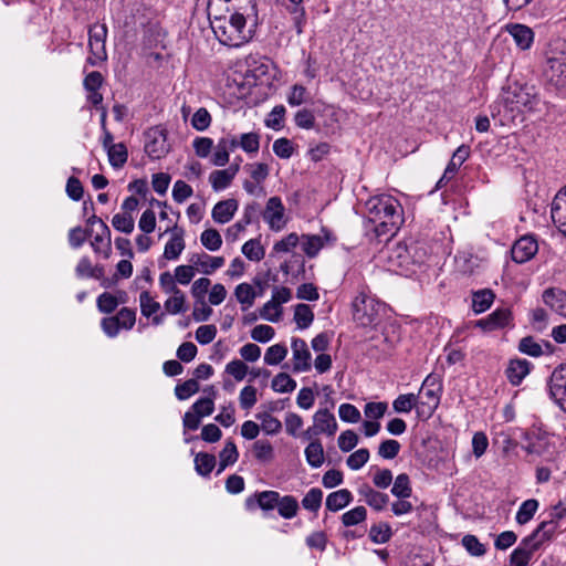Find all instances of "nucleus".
I'll list each match as a JSON object with an SVG mask.
<instances>
[{
  "mask_svg": "<svg viewBox=\"0 0 566 566\" xmlns=\"http://www.w3.org/2000/svg\"><path fill=\"white\" fill-rule=\"evenodd\" d=\"M366 218L377 237L392 235L403 222L400 202L389 195L370 198L366 202Z\"/></svg>",
  "mask_w": 566,
  "mask_h": 566,
  "instance_id": "obj_1",
  "label": "nucleus"
},
{
  "mask_svg": "<svg viewBox=\"0 0 566 566\" xmlns=\"http://www.w3.org/2000/svg\"><path fill=\"white\" fill-rule=\"evenodd\" d=\"M211 29L220 43L229 46H240L250 39L245 29L247 19L241 15L228 14L223 11L218 14H208Z\"/></svg>",
  "mask_w": 566,
  "mask_h": 566,
  "instance_id": "obj_2",
  "label": "nucleus"
},
{
  "mask_svg": "<svg viewBox=\"0 0 566 566\" xmlns=\"http://www.w3.org/2000/svg\"><path fill=\"white\" fill-rule=\"evenodd\" d=\"M502 99L511 113L525 114L541 112L545 103L534 85L514 82L504 90Z\"/></svg>",
  "mask_w": 566,
  "mask_h": 566,
  "instance_id": "obj_3",
  "label": "nucleus"
},
{
  "mask_svg": "<svg viewBox=\"0 0 566 566\" xmlns=\"http://www.w3.org/2000/svg\"><path fill=\"white\" fill-rule=\"evenodd\" d=\"M544 77L556 87L566 86V41L556 40L546 53Z\"/></svg>",
  "mask_w": 566,
  "mask_h": 566,
  "instance_id": "obj_4",
  "label": "nucleus"
},
{
  "mask_svg": "<svg viewBox=\"0 0 566 566\" xmlns=\"http://www.w3.org/2000/svg\"><path fill=\"white\" fill-rule=\"evenodd\" d=\"M382 307L379 301L360 291L352 302L353 319L364 327L375 325Z\"/></svg>",
  "mask_w": 566,
  "mask_h": 566,
  "instance_id": "obj_5",
  "label": "nucleus"
},
{
  "mask_svg": "<svg viewBox=\"0 0 566 566\" xmlns=\"http://www.w3.org/2000/svg\"><path fill=\"white\" fill-rule=\"evenodd\" d=\"M441 384L437 375H428L416 397L418 398V416L429 418L440 403Z\"/></svg>",
  "mask_w": 566,
  "mask_h": 566,
  "instance_id": "obj_6",
  "label": "nucleus"
},
{
  "mask_svg": "<svg viewBox=\"0 0 566 566\" xmlns=\"http://www.w3.org/2000/svg\"><path fill=\"white\" fill-rule=\"evenodd\" d=\"M208 14H218L221 11L228 14L241 15L243 19L256 14L254 0H209Z\"/></svg>",
  "mask_w": 566,
  "mask_h": 566,
  "instance_id": "obj_7",
  "label": "nucleus"
},
{
  "mask_svg": "<svg viewBox=\"0 0 566 566\" xmlns=\"http://www.w3.org/2000/svg\"><path fill=\"white\" fill-rule=\"evenodd\" d=\"M107 27L105 23H95L88 30L90 56L87 62L97 65L107 60L106 51Z\"/></svg>",
  "mask_w": 566,
  "mask_h": 566,
  "instance_id": "obj_8",
  "label": "nucleus"
},
{
  "mask_svg": "<svg viewBox=\"0 0 566 566\" xmlns=\"http://www.w3.org/2000/svg\"><path fill=\"white\" fill-rule=\"evenodd\" d=\"M136 323V312L128 307H123L116 315L104 317L101 321V327L106 336L114 338L120 331H130Z\"/></svg>",
  "mask_w": 566,
  "mask_h": 566,
  "instance_id": "obj_9",
  "label": "nucleus"
},
{
  "mask_svg": "<svg viewBox=\"0 0 566 566\" xmlns=\"http://www.w3.org/2000/svg\"><path fill=\"white\" fill-rule=\"evenodd\" d=\"M547 392L554 405L566 413V364L559 365L551 374Z\"/></svg>",
  "mask_w": 566,
  "mask_h": 566,
  "instance_id": "obj_10",
  "label": "nucleus"
},
{
  "mask_svg": "<svg viewBox=\"0 0 566 566\" xmlns=\"http://www.w3.org/2000/svg\"><path fill=\"white\" fill-rule=\"evenodd\" d=\"M337 429L338 424L335 416L328 409L321 408L313 415V426L308 427L303 432V436L306 439H311L318 434H327L328 437H332L336 433Z\"/></svg>",
  "mask_w": 566,
  "mask_h": 566,
  "instance_id": "obj_11",
  "label": "nucleus"
},
{
  "mask_svg": "<svg viewBox=\"0 0 566 566\" xmlns=\"http://www.w3.org/2000/svg\"><path fill=\"white\" fill-rule=\"evenodd\" d=\"M545 543L542 537L535 536L533 532L525 537L520 545L512 552L509 566H527L533 554Z\"/></svg>",
  "mask_w": 566,
  "mask_h": 566,
  "instance_id": "obj_12",
  "label": "nucleus"
},
{
  "mask_svg": "<svg viewBox=\"0 0 566 566\" xmlns=\"http://www.w3.org/2000/svg\"><path fill=\"white\" fill-rule=\"evenodd\" d=\"M262 217L272 231L279 232L283 230L287 223V219L281 198L276 196L269 198Z\"/></svg>",
  "mask_w": 566,
  "mask_h": 566,
  "instance_id": "obj_13",
  "label": "nucleus"
},
{
  "mask_svg": "<svg viewBox=\"0 0 566 566\" xmlns=\"http://www.w3.org/2000/svg\"><path fill=\"white\" fill-rule=\"evenodd\" d=\"M167 134L163 128L153 127L146 133L145 151L151 159H160L169 153Z\"/></svg>",
  "mask_w": 566,
  "mask_h": 566,
  "instance_id": "obj_14",
  "label": "nucleus"
},
{
  "mask_svg": "<svg viewBox=\"0 0 566 566\" xmlns=\"http://www.w3.org/2000/svg\"><path fill=\"white\" fill-rule=\"evenodd\" d=\"M549 518L538 524L534 530L535 536L542 537L545 542L551 541L556 534L559 522L566 517V505L558 502L548 514Z\"/></svg>",
  "mask_w": 566,
  "mask_h": 566,
  "instance_id": "obj_15",
  "label": "nucleus"
},
{
  "mask_svg": "<svg viewBox=\"0 0 566 566\" xmlns=\"http://www.w3.org/2000/svg\"><path fill=\"white\" fill-rule=\"evenodd\" d=\"M294 373H305L312 367V355L304 339L293 337L291 340Z\"/></svg>",
  "mask_w": 566,
  "mask_h": 566,
  "instance_id": "obj_16",
  "label": "nucleus"
},
{
  "mask_svg": "<svg viewBox=\"0 0 566 566\" xmlns=\"http://www.w3.org/2000/svg\"><path fill=\"white\" fill-rule=\"evenodd\" d=\"M538 251L537 241L533 235H523L515 241L511 249L512 259L516 263H525L533 259Z\"/></svg>",
  "mask_w": 566,
  "mask_h": 566,
  "instance_id": "obj_17",
  "label": "nucleus"
},
{
  "mask_svg": "<svg viewBox=\"0 0 566 566\" xmlns=\"http://www.w3.org/2000/svg\"><path fill=\"white\" fill-rule=\"evenodd\" d=\"M238 147V138L234 135H227L220 138L212 147L211 164L217 167H223L229 163L230 153Z\"/></svg>",
  "mask_w": 566,
  "mask_h": 566,
  "instance_id": "obj_18",
  "label": "nucleus"
},
{
  "mask_svg": "<svg viewBox=\"0 0 566 566\" xmlns=\"http://www.w3.org/2000/svg\"><path fill=\"white\" fill-rule=\"evenodd\" d=\"M166 232L170 233V238L165 244L163 258L168 261L177 260L186 248L185 231L175 226Z\"/></svg>",
  "mask_w": 566,
  "mask_h": 566,
  "instance_id": "obj_19",
  "label": "nucleus"
},
{
  "mask_svg": "<svg viewBox=\"0 0 566 566\" xmlns=\"http://www.w3.org/2000/svg\"><path fill=\"white\" fill-rule=\"evenodd\" d=\"M323 234H302L300 244L304 254L308 258H315L324 248L325 243L333 240L331 233L325 229Z\"/></svg>",
  "mask_w": 566,
  "mask_h": 566,
  "instance_id": "obj_20",
  "label": "nucleus"
},
{
  "mask_svg": "<svg viewBox=\"0 0 566 566\" xmlns=\"http://www.w3.org/2000/svg\"><path fill=\"white\" fill-rule=\"evenodd\" d=\"M189 262L195 265L196 271L198 270L205 275H210L218 269L222 268L226 260L223 256H214L202 252L193 253L189 258Z\"/></svg>",
  "mask_w": 566,
  "mask_h": 566,
  "instance_id": "obj_21",
  "label": "nucleus"
},
{
  "mask_svg": "<svg viewBox=\"0 0 566 566\" xmlns=\"http://www.w3.org/2000/svg\"><path fill=\"white\" fill-rule=\"evenodd\" d=\"M239 165L232 164L226 169L213 170L209 175V182L216 192L222 191L230 187L237 174Z\"/></svg>",
  "mask_w": 566,
  "mask_h": 566,
  "instance_id": "obj_22",
  "label": "nucleus"
},
{
  "mask_svg": "<svg viewBox=\"0 0 566 566\" xmlns=\"http://www.w3.org/2000/svg\"><path fill=\"white\" fill-rule=\"evenodd\" d=\"M238 208L239 202L233 198L221 200L213 206L211 217L216 223L226 224L232 220Z\"/></svg>",
  "mask_w": 566,
  "mask_h": 566,
  "instance_id": "obj_23",
  "label": "nucleus"
},
{
  "mask_svg": "<svg viewBox=\"0 0 566 566\" xmlns=\"http://www.w3.org/2000/svg\"><path fill=\"white\" fill-rule=\"evenodd\" d=\"M99 230L94 235L91 245L95 253H101L105 259H108L112 253L111 230L106 223L98 221Z\"/></svg>",
  "mask_w": 566,
  "mask_h": 566,
  "instance_id": "obj_24",
  "label": "nucleus"
},
{
  "mask_svg": "<svg viewBox=\"0 0 566 566\" xmlns=\"http://www.w3.org/2000/svg\"><path fill=\"white\" fill-rule=\"evenodd\" d=\"M506 31L513 38L517 48H520L521 50L530 49L534 42V32L527 25L520 23L507 24Z\"/></svg>",
  "mask_w": 566,
  "mask_h": 566,
  "instance_id": "obj_25",
  "label": "nucleus"
},
{
  "mask_svg": "<svg viewBox=\"0 0 566 566\" xmlns=\"http://www.w3.org/2000/svg\"><path fill=\"white\" fill-rule=\"evenodd\" d=\"M531 363L526 359H511L505 370L509 381L513 386H517L531 371Z\"/></svg>",
  "mask_w": 566,
  "mask_h": 566,
  "instance_id": "obj_26",
  "label": "nucleus"
},
{
  "mask_svg": "<svg viewBox=\"0 0 566 566\" xmlns=\"http://www.w3.org/2000/svg\"><path fill=\"white\" fill-rule=\"evenodd\" d=\"M358 494L363 497L365 503L375 511H382L389 502V497L386 493L376 491L367 484L358 489Z\"/></svg>",
  "mask_w": 566,
  "mask_h": 566,
  "instance_id": "obj_27",
  "label": "nucleus"
},
{
  "mask_svg": "<svg viewBox=\"0 0 566 566\" xmlns=\"http://www.w3.org/2000/svg\"><path fill=\"white\" fill-rule=\"evenodd\" d=\"M543 302L552 311L566 317V292L559 289H547L543 293Z\"/></svg>",
  "mask_w": 566,
  "mask_h": 566,
  "instance_id": "obj_28",
  "label": "nucleus"
},
{
  "mask_svg": "<svg viewBox=\"0 0 566 566\" xmlns=\"http://www.w3.org/2000/svg\"><path fill=\"white\" fill-rule=\"evenodd\" d=\"M234 296L241 306V311L244 312L254 305L258 293L251 284L244 282L235 286Z\"/></svg>",
  "mask_w": 566,
  "mask_h": 566,
  "instance_id": "obj_29",
  "label": "nucleus"
},
{
  "mask_svg": "<svg viewBox=\"0 0 566 566\" xmlns=\"http://www.w3.org/2000/svg\"><path fill=\"white\" fill-rule=\"evenodd\" d=\"M352 500L353 495L350 491L340 489L327 495L325 505L331 512H337L347 506Z\"/></svg>",
  "mask_w": 566,
  "mask_h": 566,
  "instance_id": "obj_30",
  "label": "nucleus"
},
{
  "mask_svg": "<svg viewBox=\"0 0 566 566\" xmlns=\"http://www.w3.org/2000/svg\"><path fill=\"white\" fill-rule=\"evenodd\" d=\"M304 453L308 465L312 468H319L325 461L324 448L318 440L311 441Z\"/></svg>",
  "mask_w": 566,
  "mask_h": 566,
  "instance_id": "obj_31",
  "label": "nucleus"
},
{
  "mask_svg": "<svg viewBox=\"0 0 566 566\" xmlns=\"http://www.w3.org/2000/svg\"><path fill=\"white\" fill-rule=\"evenodd\" d=\"M76 276L80 279L83 277H94L102 279L104 275V269L98 265H93L88 258H82L76 268H75Z\"/></svg>",
  "mask_w": 566,
  "mask_h": 566,
  "instance_id": "obj_32",
  "label": "nucleus"
},
{
  "mask_svg": "<svg viewBox=\"0 0 566 566\" xmlns=\"http://www.w3.org/2000/svg\"><path fill=\"white\" fill-rule=\"evenodd\" d=\"M242 254L252 262H260L265 255V249L260 239H250L241 248Z\"/></svg>",
  "mask_w": 566,
  "mask_h": 566,
  "instance_id": "obj_33",
  "label": "nucleus"
},
{
  "mask_svg": "<svg viewBox=\"0 0 566 566\" xmlns=\"http://www.w3.org/2000/svg\"><path fill=\"white\" fill-rule=\"evenodd\" d=\"M300 241H301L300 235L296 232H291L273 244L272 253L273 254L291 253L300 244Z\"/></svg>",
  "mask_w": 566,
  "mask_h": 566,
  "instance_id": "obj_34",
  "label": "nucleus"
},
{
  "mask_svg": "<svg viewBox=\"0 0 566 566\" xmlns=\"http://www.w3.org/2000/svg\"><path fill=\"white\" fill-rule=\"evenodd\" d=\"M287 356V347L284 344H274L265 350L264 364L268 366H276L281 364Z\"/></svg>",
  "mask_w": 566,
  "mask_h": 566,
  "instance_id": "obj_35",
  "label": "nucleus"
},
{
  "mask_svg": "<svg viewBox=\"0 0 566 566\" xmlns=\"http://www.w3.org/2000/svg\"><path fill=\"white\" fill-rule=\"evenodd\" d=\"M239 452L233 441H227L223 449L219 453V470L221 473L227 467L234 464L238 461Z\"/></svg>",
  "mask_w": 566,
  "mask_h": 566,
  "instance_id": "obj_36",
  "label": "nucleus"
},
{
  "mask_svg": "<svg viewBox=\"0 0 566 566\" xmlns=\"http://www.w3.org/2000/svg\"><path fill=\"white\" fill-rule=\"evenodd\" d=\"M538 506H539L538 501L535 499H530V500L524 501L517 510V513L515 516L516 522L520 525H524V524L528 523L533 518L535 513L537 512Z\"/></svg>",
  "mask_w": 566,
  "mask_h": 566,
  "instance_id": "obj_37",
  "label": "nucleus"
},
{
  "mask_svg": "<svg viewBox=\"0 0 566 566\" xmlns=\"http://www.w3.org/2000/svg\"><path fill=\"white\" fill-rule=\"evenodd\" d=\"M494 301V294L490 290H481L473 294L472 308L476 314L490 308Z\"/></svg>",
  "mask_w": 566,
  "mask_h": 566,
  "instance_id": "obj_38",
  "label": "nucleus"
},
{
  "mask_svg": "<svg viewBox=\"0 0 566 566\" xmlns=\"http://www.w3.org/2000/svg\"><path fill=\"white\" fill-rule=\"evenodd\" d=\"M411 493L412 489L409 476L406 473L397 475L391 488V494L398 499H409Z\"/></svg>",
  "mask_w": 566,
  "mask_h": 566,
  "instance_id": "obj_39",
  "label": "nucleus"
},
{
  "mask_svg": "<svg viewBox=\"0 0 566 566\" xmlns=\"http://www.w3.org/2000/svg\"><path fill=\"white\" fill-rule=\"evenodd\" d=\"M271 388L279 394L292 392L296 388V381L289 374L280 373L272 379Z\"/></svg>",
  "mask_w": 566,
  "mask_h": 566,
  "instance_id": "obj_40",
  "label": "nucleus"
},
{
  "mask_svg": "<svg viewBox=\"0 0 566 566\" xmlns=\"http://www.w3.org/2000/svg\"><path fill=\"white\" fill-rule=\"evenodd\" d=\"M252 452L254 458L262 463H269L274 458L273 447L265 440L255 441L252 446Z\"/></svg>",
  "mask_w": 566,
  "mask_h": 566,
  "instance_id": "obj_41",
  "label": "nucleus"
},
{
  "mask_svg": "<svg viewBox=\"0 0 566 566\" xmlns=\"http://www.w3.org/2000/svg\"><path fill=\"white\" fill-rule=\"evenodd\" d=\"M314 319V313L307 304H297L294 310V321L300 329L307 328Z\"/></svg>",
  "mask_w": 566,
  "mask_h": 566,
  "instance_id": "obj_42",
  "label": "nucleus"
},
{
  "mask_svg": "<svg viewBox=\"0 0 566 566\" xmlns=\"http://www.w3.org/2000/svg\"><path fill=\"white\" fill-rule=\"evenodd\" d=\"M418 398L415 394H403L399 395L392 402V408L396 412L399 413H408L413 408L418 410L417 405Z\"/></svg>",
  "mask_w": 566,
  "mask_h": 566,
  "instance_id": "obj_43",
  "label": "nucleus"
},
{
  "mask_svg": "<svg viewBox=\"0 0 566 566\" xmlns=\"http://www.w3.org/2000/svg\"><path fill=\"white\" fill-rule=\"evenodd\" d=\"M392 535L391 527L386 522L374 524L369 530V537L376 544L387 543Z\"/></svg>",
  "mask_w": 566,
  "mask_h": 566,
  "instance_id": "obj_44",
  "label": "nucleus"
},
{
  "mask_svg": "<svg viewBox=\"0 0 566 566\" xmlns=\"http://www.w3.org/2000/svg\"><path fill=\"white\" fill-rule=\"evenodd\" d=\"M200 242L207 250L214 252L221 248L222 238L218 230L210 228L200 234Z\"/></svg>",
  "mask_w": 566,
  "mask_h": 566,
  "instance_id": "obj_45",
  "label": "nucleus"
},
{
  "mask_svg": "<svg viewBox=\"0 0 566 566\" xmlns=\"http://www.w3.org/2000/svg\"><path fill=\"white\" fill-rule=\"evenodd\" d=\"M164 307L169 314L176 315L186 311V296L182 291H178L165 301Z\"/></svg>",
  "mask_w": 566,
  "mask_h": 566,
  "instance_id": "obj_46",
  "label": "nucleus"
},
{
  "mask_svg": "<svg viewBox=\"0 0 566 566\" xmlns=\"http://www.w3.org/2000/svg\"><path fill=\"white\" fill-rule=\"evenodd\" d=\"M216 465V458L212 454L200 452L195 458V469L198 474L207 476Z\"/></svg>",
  "mask_w": 566,
  "mask_h": 566,
  "instance_id": "obj_47",
  "label": "nucleus"
},
{
  "mask_svg": "<svg viewBox=\"0 0 566 566\" xmlns=\"http://www.w3.org/2000/svg\"><path fill=\"white\" fill-rule=\"evenodd\" d=\"M238 138V147L247 154H256L260 148V136L256 133H244Z\"/></svg>",
  "mask_w": 566,
  "mask_h": 566,
  "instance_id": "obj_48",
  "label": "nucleus"
},
{
  "mask_svg": "<svg viewBox=\"0 0 566 566\" xmlns=\"http://www.w3.org/2000/svg\"><path fill=\"white\" fill-rule=\"evenodd\" d=\"M256 418L261 421L260 430H262L266 434H276L282 429L281 421L277 418L273 417L271 413L263 412L258 415Z\"/></svg>",
  "mask_w": 566,
  "mask_h": 566,
  "instance_id": "obj_49",
  "label": "nucleus"
},
{
  "mask_svg": "<svg viewBox=\"0 0 566 566\" xmlns=\"http://www.w3.org/2000/svg\"><path fill=\"white\" fill-rule=\"evenodd\" d=\"M283 310L280 304L270 298L260 310V316L269 322L276 323L282 318Z\"/></svg>",
  "mask_w": 566,
  "mask_h": 566,
  "instance_id": "obj_50",
  "label": "nucleus"
},
{
  "mask_svg": "<svg viewBox=\"0 0 566 566\" xmlns=\"http://www.w3.org/2000/svg\"><path fill=\"white\" fill-rule=\"evenodd\" d=\"M298 503L295 497L286 495L279 500L277 511L284 518H292L296 515Z\"/></svg>",
  "mask_w": 566,
  "mask_h": 566,
  "instance_id": "obj_51",
  "label": "nucleus"
},
{
  "mask_svg": "<svg viewBox=\"0 0 566 566\" xmlns=\"http://www.w3.org/2000/svg\"><path fill=\"white\" fill-rule=\"evenodd\" d=\"M112 226L119 232L129 234L134 231L135 220L133 214L116 213L112 219Z\"/></svg>",
  "mask_w": 566,
  "mask_h": 566,
  "instance_id": "obj_52",
  "label": "nucleus"
},
{
  "mask_svg": "<svg viewBox=\"0 0 566 566\" xmlns=\"http://www.w3.org/2000/svg\"><path fill=\"white\" fill-rule=\"evenodd\" d=\"M323 492L318 488H312L303 497L302 506L311 512H316L322 505Z\"/></svg>",
  "mask_w": 566,
  "mask_h": 566,
  "instance_id": "obj_53",
  "label": "nucleus"
},
{
  "mask_svg": "<svg viewBox=\"0 0 566 566\" xmlns=\"http://www.w3.org/2000/svg\"><path fill=\"white\" fill-rule=\"evenodd\" d=\"M108 160L114 168L122 167L127 160V149L124 144H116L107 150Z\"/></svg>",
  "mask_w": 566,
  "mask_h": 566,
  "instance_id": "obj_54",
  "label": "nucleus"
},
{
  "mask_svg": "<svg viewBox=\"0 0 566 566\" xmlns=\"http://www.w3.org/2000/svg\"><path fill=\"white\" fill-rule=\"evenodd\" d=\"M367 517V510L364 506H356L342 515L345 526H354L364 522Z\"/></svg>",
  "mask_w": 566,
  "mask_h": 566,
  "instance_id": "obj_55",
  "label": "nucleus"
},
{
  "mask_svg": "<svg viewBox=\"0 0 566 566\" xmlns=\"http://www.w3.org/2000/svg\"><path fill=\"white\" fill-rule=\"evenodd\" d=\"M307 98L308 92L306 87L301 84H294L286 96L289 105L293 107L304 104Z\"/></svg>",
  "mask_w": 566,
  "mask_h": 566,
  "instance_id": "obj_56",
  "label": "nucleus"
},
{
  "mask_svg": "<svg viewBox=\"0 0 566 566\" xmlns=\"http://www.w3.org/2000/svg\"><path fill=\"white\" fill-rule=\"evenodd\" d=\"M224 371L237 381H242L249 373V367L242 360L233 359L226 365Z\"/></svg>",
  "mask_w": 566,
  "mask_h": 566,
  "instance_id": "obj_57",
  "label": "nucleus"
},
{
  "mask_svg": "<svg viewBox=\"0 0 566 566\" xmlns=\"http://www.w3.org/2000/svg\"><path fill=\"white\" fill-rule=\"evenodd\" d=\"M199 382L197 379H188L185 382L177 385L175 395L179 400H186L199 391Z\"/></svg>",
  "mask_w": 566,
  "mask_h": 566,
  "instance_id": "obj_58",
  "label": "nucleus"
},
{
  "mask_svg": "<svg viewBox=\"0 0 566 566\" xmlns=\"http://www.w3.org/2000/svg\"><path fill=\"white\" fill-rule=\"evenodd\" d=\"M368 449L361 448L353 452L346 460V464L350 470L357 471L361 469L369 460Z\"/></svg>",
  "mask_w": 566,
  "mask_h": 566,
  "instance_id": "obj_59",
  "label": "nucleus"
},
{
  "mask_svg": "<svg viewBox=\"0 0 566 566\" xmlns=\"http://www.w3.org/2000/svg\"><path fill=\"white\" fill-rule=\"evenodd\" d=\"M250 222V218L245 217L244 219L239 220L232 226L228 227L224 233L226 240L230 243L238 241Z\"/></svg>",
  "mask_w": 566,
  "mask_h": 566,
  "instance_id": "obj_60",
  "label": "nucleus"
},
{
  "mask_svg": "<svg viewBox=\"0 0 566 566\" xmlns=\"http://www.w3.org/2000/svg\"><path fill=\"white\" fill-rule=\"evenodd\" d=\"M139 303L142 314L146 317L156 314L160 308V304L156 302L147 291L140 293Z\"/></svg>",
  "mask_w": 566,
  "mask_h": 566,
  "instance_id": "obj_61",
  "label": "nucleus"
},
{
  "mask_svg": "<svg viewBox=\"0 0 566 566\" xmlns=\"http://www.w3.org/2000/svg\"><path fill=\"white\" fill-rule=\"evenodd\" d=\"M258 401V391L253 386H245L239 394V402L242 409H251Z\"/></svg>",
  "mask_w": 566,
  "mask_h": 566,
  "instance_id": "obj_62",
  "label": "nucleus"
},
{
  "mask_svg": "<svg viewBox=\"0 0 566 566\" xmlns=\"http://www.w3.org/2000/svg\"><path fill=\"white\" fill-rule=\"evenodd\" d=\"M518 349L523 354L532 357H539L543 355V348L533 337L527 336L520 340Z\"/></svg>",
  "mask_w": 566,
  "mask_h": 566,
  "instance_id": "obj_63",
  "label": "nucleus"
},
{
  "mask_svg": "<svg viewBox=\"0 0 566 566\" xmlns=\"http://www.w3.org/2000/svg\"><path fill=\"white\" fill-rule=\"evenodd\" d=\"M196 275V268L191 263L189 265H178L174 271V276L177 283L188 285Z\"/></svg>",
  "mask_w": 566,
  "mask_h": 566,
  "instance_id": "obj_64",
  "label": "nucleus"
}]
</instances>
